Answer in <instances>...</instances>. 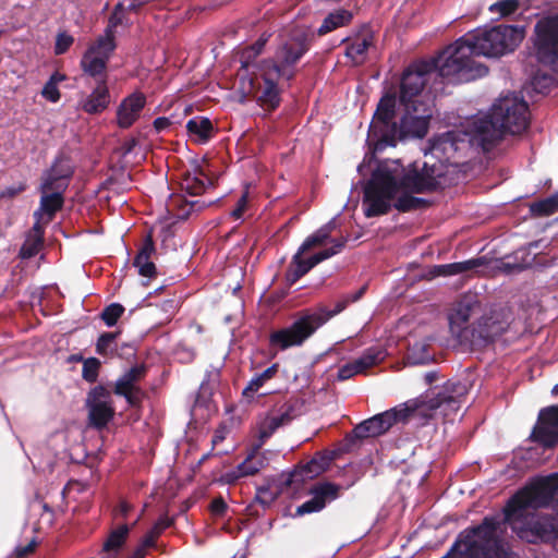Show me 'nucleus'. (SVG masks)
I'll return each mask as SVG.
<instances>
[{"instance_id":"31","label":"nucleus","mask_w":558,"mask_h":558,"mask_svg":"<svg viewBox=\"0 0 558 558\" xmlns=\"http://www.w3.org/2000/svg\"><path fill=\"white\" fill-rule=\"evenodd\" d=\"M155 252L153 238L150 234H147L133 262L141 276L151 278L156 275V266L151 262V256Z\"/></svg>"},{"instance_id":"15","label":"nucleus","mask_w":558,"mask_h":558,"mask_svg":"<svg viewBox=\"0 0 558 558\" xmlns=\"http://www.w3.org/2000/svg\"><path fill=\"white\" fill-rule=\"evenodd\" d=\"M116 49V43L97 38L89 45L82 57L81 68L83 72L96 80L97 83H106L107 63Z\"/></svg>"},{"instance_id":"20","label":"nucleus","mask_w":558,"mask_h":558,"mask_svg":"<svg viewBox=\"0 0 558 558\" xmlns=\"http://www.w3.org/2000/svg\"><path fill=\"white\" fill-rule=\"evenodd\" d=\"M145 373L144 365L131 367L116 381L113 392L124 397L130 405H137L144 397V391L138 387V383L144 378Z\"/></svg>"},{"instance_id":"5","label":"nucleus","mask_w":558,"mask_h":558,"mask_svg":"<svg viewBox=\"0 0 558 558\" xmlns=\"http://www.w3.org/2000/svg\"><path fill=\"white\" fill-rule=\"evenodd\" d=\"M507 522L485 518L476 527L460 533L452 549L442 558H518L505 539Z\"/></svg>"},{"instance_id":"12","label":"nucleus","mask_w":558,"mask_h":558,"mask_svg":"<svg viewBox=\"0 0 558 558\" xmlns=\"http://www.w3.org/2000/svg\"><path fill=\"white\" fill-rule=\"evenodd\" d=\"M537 60L558 70V14L542 19L535 25Z\"/></svg>"},{"instance_id":"14","label":"nucleus","mask_w":558,"mask_h":558,"mask_svg":"<svg viewBox=\"0 0 558 558\" xmlns=\"http://www.w3.org/2000/svg\"><path fill=\"white\" fill-rule=\"evenodd\" d=\"M301 413L302 404L298 400H290L271 409L257 424V448H262L278 428L290 424Z\"/></svg>"},{"instance_id":"42","label":"nucleus","mask_w":558,"mask_h":558,"mask_svg":"<svg viewBox=\"0 0 558 558\" xmlns=\"http://www.w3.org/2000/svg\"><path fill=\"white\" fill-rule=\"evenodd\" d=\"M172 524V520H170L167 517H161L155 525L151 527V530L144 536L142 541V547H153L155 546V542L157 537L162 533L163 530L169 527Z\"/></svg>"},{"instance_id":"61","label":"nucleus","mask_w":558,"mask_h":558,"mask_svg":"<svg viewBox=\"0 0 558 558\" xmlns=\"http://www.w3.org/2000/svg\"><path fill=\"white\" fill-rule=\"evenodd\" d=\"M170 125V121L168 118H157L155 121H154V126L157 131H162L165 129H167L168 126Z\"/></svg>"},{"instance_id":"29","label":"nucleus","mask_w":558,"mask_h":558,"mask_svg":"<svg viewBox=\"0 0 558 558\" xmlns=\"http://www.w3.org/2000/svg\"><path fill=\"white\" fill-rule=\"evenodd\" d=\"M145 98L142 95H131L125 98L119 106L117 111V121L120 128H130L140 117V112L144 108Z\"/></svg>"},{"instance_id":"59","label":"nucleus","mask_w":558,"mask_h":558,"mask_svg":"<svg viewBox=\"0 0 558 558\" xmlns=\"http://www.w3.org/2000/svg\"><path fill=\"white\" fill-rule=\"evenodd\" d=\"M240 473H241V471L239 470V465H238L235 470H232L225 474L226 482L231 484V483L236 482L241 477H245L244 474H240Z\"/></svg>"},{"instance_id":"35","label":"nucleus","mask_w":558,"mask_h":558,"mask_svg":"<svg viewBox=\"0 0 558 558\" xmlns=\"http://www.w3.org/2000/svg\"><path fill=\"white\" fill-rule=\"evenodd\" d=\"M486 265V259L483 257L473 258L464 262L452 263L447 265L435 266L432 274L434 276H453L476 269Z\"/></svg>"},{"instance_id":"64","label":"nucleus","mask_w":558,"mask_h":558,"mask_svg":"<svg viewBox=\"0 0 558 558\" xmlns=\"http://www.w3.org/2000/svg\"><path fill=\"white\" fill-rule=\"evenodd\" d=\"M132 510V506L126 501H121L119 505V511L123 517H126L128 513Z\"/></svg>"},{"instance_id":"9","label":"nucleus","mask_w":558,"mask_h":558,"mask_svg":"<svg viewBox=\"0 0 558 558\" xmlns=\"http://www.w3.org/2000/svg\"><path fill=\"white\" fill-rule=\"evenodd\" d=\"M331 458L316 454L310 462L295 468L292 472L282 473L278 480H272L257 488L256 501L264 507L270 506L287 488L299 490L307 481L316 477L327 470Z\"/></svg>"},{"instance_id":"24","label":"nucleus","mask_w":558,"mask_h":558,"mask_svg":"<svg viewBox=\"0 0 558 558\" xmlns=\"http://www.w3.org/2000/svg\"><path fill=\"white\" fill-rule=\"evenodd\" d=\"M341 486L333 483H323L316 485L311 493L313 498L305 501L296 509L298 515H304L320 511L325 508L327 501L335 500L339 497Z\"/></svg>"},{"instance_id":"7","label":"nucleus","mask_w":558,"mask_h":558,"mask_svg":"<svg viewBox=\"0 0 558 558\" xmlns=\"http://www.w3.org/2000/svg\"><path fill=\"white\" fill-rule=\"evenodd\" d=\"M470 45L463 36L447 47L433 62L439 75L453 83L470 82L487 73V68L477 63Z\"/></svg>"},{"instance_id":"58","label":"nucleus","mask_w":558,"mask_h":558,"mask_svg":"<svg viewBox=\"0 0 558 558\" xmlns=\"http://www.w3.org/2000/svg\"><path fill=\"white\" fill-rule=\"evenodd\" d=\"M35 547H36L35 541L29 542L26 546H19L15 549L16 557L17 558L26 557L27 555H29L31 553L34 551Z\"/></svg>"},{"instance_id":"33","label":"nucleus","mask_w":558,"mask_h":558,"mask_svg":"<svg viewBox=\"0 0 558 558\" xmlns=\"http://www.w3.org/2000/svg\"><path fill=\"white\" fill-rule=\"evenodd\" d=\"M129 533L130 527L126 524L112 530L102 545L100 558H118Z\"/></svg>"},{"instance_id":"60","label":"nucleus","mask_w":558,"mask_h":558,"mask_svg":"<svg viewBox=\"0 0 558 558\" xmlns=\"http://www.w3.org/2000/svg\"><path fill=\"white\" fill-rule=\"evenodd\" d=\"M25 190V185L21 184L19 187H9L0 193V197H14L19 193Z\"/></svg>"},{"instance_id":"23","label":"nucleus","mask_w":558,"mask_h":558,"mask_svg":"<svg viewBox=\"0 0 558 558\" xmlns=\"http://www.w3.org/2000/svg\"><path fill=\"white\" fill-rule=\"evenodd\" d=\"M386 351L378 347L367 350L356 360L343 365L339 368L338 378L345 380L356 374L365 373L368 368L379 364L386 359Z\"/></svg>"},{"instance_id":"56","label":"nucleus","mask_w":558,"mask_h":558,"mask_svg":"<svg viewBox=\"0 0 558 558\" xmlns=\"http://www.w3.org/2000/svg\"><path fill=\"white\" fill-rule=\"evenodd\" d=\"M247 205V194L244 193L238 201L236 207L232 210L231 215L233 218L239 219L242 217Z\"/></svg>"},{"instance_id":"13","label":"nucleus","mask_w":558,"mask_h":558,"mask_svg":"<svg viewBox=\"0 0 558 558\" xmlns=\"http://www.w3.org/2000/svg\"><path fill=\"white\" fill-rule=\"evenodd\" d=\"M301 413L302 404L298 400H290L271 409L257 424V448H262L278 428L290 424Z\"/></svg>"},{"instance_id":"63","label":"nucleus","mask_w":558,"mask_h":558,"mask_svg":"<svg viewBox=\"0 0 558 558\" xmlns=\"http://www.w3.org/2000/svg\"><path fill=\"white\" fill-rule=\"evenodd\" d=\"M148 3V0H131L126 10L129 11H138L143 5Z\"/></svg>"},{"instance_id":"11","label":"nucleus","mask_w":558,"mask_h":558,"mask_svg":"<svg viewBox=\"0 0 558 558\" xmlns=\"http://www.w3.org/2000/svg\"><path fill=\"white\" fill-rule=\"evenodd\" d=\"M403 113L400 123H392L387 142L393 143L405 137L422 138L426 135L429 119L433 116L430 107L426 102L401 104Z\"/></svg>"},{"instance_id":"39","label":"nucleus","mask_w":558,"mask_h":558,"mask_svg":"<svg viewBox=\"0 0 558 558\" xmlns=\"http://www.w3.org/2000/svg\"><path fill=\"white\" fill-rule=\"evenodd\" d=\"M62 193L63 192L59 191L43 193L40 199V209L35 213V216L40 217V211H44L48 216V221H50L54 214L61 209L63 205Z\"/></svg>"},{"instance_id":"2","label":"nucleus","mask_w":558,"mask_h":558,"mask_svg":"<svg viewBox=\"0 0 558 558\" xmlns=\"http://www.w3.org/2000/svg\"><path fill=\"white\" fill-rule=\"evenodd\" d=\"M553 502L558 514V474L539 477L519 490L505 508V521L527 542H535L558 532L554 519L538 517L535 510Z\"/></svg>"},{"instance_id":"21","label":"nucleus","mask_w":558,"mask_h":558,"mask_svg":"<svg viewBox=\"0 0 558 558\" xmlns=\"http://www.w3.org/2000/svg\"><path fill=\"white\" fill-rule=\"evenodd\" d=\"M532 435L536 441L546 447H554L558 444V405L541 410Z\"/></svg>"},{"instance_id":"27","label":"nucleus","mask_w":558,"mask_h":558,"mask_svg":"<svg viewBox=\"0 0 558 558\" xmlns=\"http://www.w3.org/2000/svg\"><path fill=\"white\" fill-rule=\"evenodd\" d=\"M260 77L263 85L259 84L260 95L258 99L263 105L268 106L270 109H275L279 105V90L277 83L279 78H283V74L278 70H271L267 66L260 65Z\"/></svg>"},{"instance_id":"43","label":"nucleus","mask_w":558,"mask_h":558,"mask_svg":"<svg viewBox=\"0 0 558 558\" xmlns=\"http://www.w3.org/2000/svg\"><path fill=\"white\" fill-rule=\"evenodd\" d=\"M277 371L278 364H274L259 375L252 378L247 387L244 389L243 393L246 395L248 392H256L267 380H269L276 375Z\"/></svg>"},{"instance_id":"62","label":"nucleus","mask_w":558,"mask_h":558,"mask_svg":"<svg viewBox=\"0 0 558 558\" xmlns=\"http://www.w3.org/2000/svg\"><path fill=\"white\" fill-rule=\"evenodd\" d=\"M493 268H498L499 270L504 271V272H511L512 270H521V266L519 265H510V264H506V263H500L499 266H494Z\"/></svg>"},{"instance_id":"32","label":"nucleus","mask_w":558,"mask_h":558,"mask_svg":"<svg viewBox=\"0 0 558 558\" xmlns=\"http://www.w3.org/2000/svg\"><path fill=\"white\" fill-rule=\"evenodd\" d=\"M109 98V90L106 83H97L92 94L80 101V107L86 113H99L108 107L110 102Z\"/></svg>"},{"instance_id":"49","label":"nucleus","mask_w":558,"mask_h":558,"mask_svg":"<svg viewBox=\"0 0 558 558\" xmlns=\"http://www.w3.org/2000/svg\"><path fill=\"white\" fill-rule=\"evenodd\" d=\"M265 44H266V39H259L253 46L246 48L241 53L242 69L246 70L248 68L251 60L254 59L255 57H257L262 52Z\"/></svg>"},{"instance_id":"47","label":"nucleus","mask_w":558,"mask_h":558,"mask_svg":"<svg viewBox=\"0 0 558 558\" xmlns=\"http://www.w3.org/2000/svg\"><path fill=\"white\" fill-rule=\"evenodd\" d=\"M124 313V307L119 303H112L109 306H107L102 313L101 318L106 323L107 326L111 327L116 325L118 319L121 317V315Z\"/></svg>"},{"instance_id":"22","label":"nucleus","mask_w":558,"mask_h":558,"mask_svg":"<svg viewBox=\"0 0 558 558\" xmlns=\"http://www.w3.org/2000/svg\"><path fill=\"white\" fill-rule=\"evenodd\" d=\"M427 65L410 68L403 73L400 89V102L413 104L422 102L418 96L426 84L425 74L428 72Z\"/></svg>"},{"instance_id":"36","label":"nucleus","mask_w":558,"mask_h":558,"mask_svg":"<svg viewBox=\"0 0 558 558\" xmlns=\"http://www.w3.org/2000/svg\"><path fill=\"white\" fill-rule=\"evenodd\" d=\"M268 465V458L266 452H260V448H257V442L253 445L252 451L248 453L246 459L239 464L240 474L245 476H253L260 470Z\"/></svg>"},{"instance_id":"1","label":"nucleus","mask_w":558,"mask_h":558,"mask_svg":"<svg viewBox=\"0 0 558 558\" xmlns=\"http://www.w3.org/2000/svg\"><path fill=\"white\" fill-rule=\"evenodd\" d=\"M447 166L442 161L424 162L404 168L398 160H386L377 167L364 189V214L366 217L385 215L391 206L402 213L424 208L428 202L415 197L414 193L433 192L442 187Z\"/></svg>"},{"instance_id":"41","label":"nucleus","mask_w":558,"mask_h":558,"mask_svg":"<svg viewBox=\"0 0 558 558\" xmlns=\"http://www.w3.org/2000/svg\"><path fill=\"white\" fill-rule=\"evenodd\" d=\"M530 210L535 217H547L556 214L558 211V193L545 199L532 203Z\"/></svg>"},{"instance_id":"51","label":"nucleus","mask_w":558,"mask_h":558,"mask_svg":"<svg viewBox=\"0 0 558 558\" xmlns=\"http://www.w3.org/2000/svg\"><path fill=\"white\" fill-rule=\"evenodd\" d=\"M74 39L66 33H61L57 36L54 52L56 54L64 53L73 44Z\"/></svg>"},{"instance_id":"16","label":"nucleus","mask_w":558,"mask_h":558,"mask_svg":"<svg viewBox=\"0 0 558 558\" xmlns=\"http://www.w3.org/2000/svg\"><path fill=\"white\" fill-rule=\"evenodd\" d=\"M348 241L347 236H341L339 240H333L330 247L323 250L313 256H311L308 259H303L302 255L299 254V251L294 254L292 257V260L286 271V280L287 282L292 286L300 278H302L304 275H306L313 267L318 265L325 259H328L332 257L333 255L340 253L342 248L344 247L345 243Z\"/></svg>"},{"instance_id":"53","label":"nucleus","mask_w":558,"mask_h":558,"mask_svg":"<svg viewBox=\"0 0 558 558\" xmlns=\"http://www.w3.org/2000/svg\"><path fill=\"white\" fill-rule=\"evenodd\" d=\"M41 95L52 102H56L60 99V92L57 85L54 84V81H48L45 84Z\"/></svg>"},{"instance_id":"25","label":"nucleus","mask_w":558,"mask_h":558,"mask_svg":"<svg viewBox=\"0 0 558 558\" xmlns=\"http://www.w3.org/2000/svg\"><path fill=\"white\" fill-rule=\"evenodd\" d=\"M71 175L72 169L68 161L63 159L57 160L43 177L41 193L50 191L63 192L68 187Z\"/></svg>"},{"instance_id":"6","label":"nucleus","mask_w":558,"mask_h":558,"mask_svg":"<svg viewBox=\"0 0 558 558\" xmlns=\"http://www.w3.org/2000/svg\"><path fill=\"white\" fill-rule=\"evenodd\" d=\"M349 303V298L344 296L336 302L333 310L318 306L315 310L302 312L289 327L270 333V347L277 350H287L291 347L302 345L319 327L341 313Z\"/></svg>"},{"instance_id":"48","label":"nucleus","mask_w":558,"mask_h":558,"mask_svg":"<svg viewBox=\"0 0 558 558\" xmlns=\"http://www.w3.org/2000/svg\"><path fill=\"white\" fill-rule=\"evenodd\" d=\"M100 362L96 357H89L84 361L82 377L88 381L94 383L97 380Z\"/></svg>"},{"instance_id":"50","label":"nucleus","mask_w":558,"mask_h":558,"mask_svg":"<svg viewBox=\"0 0 558 558\" xmlns=\"http://www.w3.org/2000/svg\"><path fill=\"white\" fill-rule=\"evenodd\" d=\"M426 345L423 343L414 344L409 352V360L413 364H425L432 360L430 354L425 353Z\"/></svg>"},{"instance_id":"38","label":"nucleus","mask_w":558,"mask_h":558,"mask_svg":"<svg viewBox=\"0 0 558 558\" xmlns=\"http://www.w3.org/2000/svg\"><path fill=\"white\" fill-rule=\"evenodd\" d=\"M186 129L191 136L199 143L209 140L213 133V123L208 118H193L186 123Z\"/></svg>"},{"instance_id":"57","label":"nucleus","mask_w":558,"mask_h":558,"mask_svg":"<svg viewBox=\"0 0 558 558\" xmlns=\"http://www.w3.org/2000/svg\"><path fill=\"white\" fill-rule=\"evenodd\" d=\"M210 510L215 515H222L227 510V504L222 498H216L210 504Z\"/></svg>"},{"instance_id":"44","label":"nucleus","mask_w":558,"mask_h":558,"mask_svg":"<svg viewBox=\"0 0 558 558\" xmlns=\"http://www.w3.org/2000/svg\"><path fill=\"white\" fill-rule=\"evenodd\" d=\"M124 22V13L122 12H112L108 25L101 36L99 38L104 40H109L110 43H116V28L119 25H122Z\"/></svg>"},{"instance_id":"18","label":"nucleus","mask_w":558,"mask_h":558,"mask_svg":"<svg viewBox=\"0 0 558 558\" xmlns=\"http://www.w3.org/2000/svg\"><path fill=\"white\" fill-rule=\"evenodd\" d=\"M89 424L96 428L105 427L114 415L111 392L104 386L93 388L86 399Z\"/></svg>"},{"instance_id":"28","label":"nucleus","mask_w":558,"mask_h":558,"mask_svg":"<svg viewBox=\"0 0 558 558\" xmlns=\"http://www.w3.org/2000/svg\"><path fill=\"white\" fill-rule=\"evenodd\" d=\"M214 201H189L183 195H171L167 202V210L178 219H187L211 205Z\"/></svg>"},{"instance_id":"26","label":"nucleus","mask_w":558,"mask_h":558,"mask_svg":"<svg viewBox=\"0 0 558 558\" xmlns=\"http://www.w3.org/2000/svg\"><path fill=\"white\" fill-rule=\"evenodd\" d=\"M396 104L397 99L395 95H385L380 99L372 121L373 130L375 132L378 130L385 141H387L390 135V128L395 118Z\"/></svg>"},{"instance_id":"55","label":"nucleus","mask_w":558,"mask_h":558,"mask_svg":"<svg viewBox=\"0 0 558 558\" xmlns=\"http://www.w3.org/2000/svg\"><path fill=\"white\" fill-rule=\"evenodd\" d=\"M331 231H332V222H329L315 232L316 235L318 236L322 245H324L327 242H330L333 245L332 241L335 239L329 240Z\"/></svg>"},{"instance_id":"34","label":"nucleus","mask_w":558,"mask_h":558,"mask_svg":"<svg viewBox=\"0 0 558 558\" xmlns=\"http://www.w3.org/2000/svg\"><path fill=\"white\" fill-rule=\"evenodd\" d=\"M209 185H211V181L199 168H195L193 173L185 172L180 182L181 191L190 196L202 195Z\"/></svg>"},{"instance_id":"46","label":"nucleus","mask_w":558,"mask_h":558,"mask_svg":"<svg viewBox=\"0 0 558 558\" xmlns=\"http://www.w3.org/2000/svg\"><path fill=\"white\" fill-rule=\"evenodd\" d=\"M116 332H105L97 341L96 352L100 355H111L114 351L113 343L117 338Z\"/></svg>"},{"instance_id":"10","label":"nucleus","mask_w":558,"mask_h":558,"mask_svg":"<svg viewBox=\"0 0 558 558\" xmlns=\"http://www.w3.org/2000/svg\"><path fill=\"white\" fill-rule=\"evenodd\" d=\"M311 37L301 26L284 31L279 35L278 47L272 60L263 61V65L278 70L283 78L290 81L295 74V64L308 51Z\"/></svg>"},{"instance_id":"3","label":"nucleus","mask_w":558,"mask_h":558,"mask_svg":"<svg viewBox=\"0 0 558 558\" xmlns=\"http://www.w3.org/2000/svg\"><path fill=\"white\" fill-rule=\"evenodd\" d=\"M466 392L468 388L464 384L449 380L434 397L410 400L376 414L356 425L353 434L360 439L377 437L388 432L396 423H405L415 416H429L432 411L438 409L444 415H449L460 409L461 399Z\"/></svg>"},{"instance_id":"52","label":"nucleus","mask_w":558,"mask_h":558,"mask_svg":"<svg viewBox=\"0 0 558 558\" xmlns=\"http://www.w3.org/2000/svg\"><path fill=\"white\" fill-rule=\"evenodd\" d=\"M41 244L43 240H40L39 238L33 239L31 243H25L21 248L22 257L31 258L35 256L39 252Z\"/></svg>"},{"instance_id":"40","label":"nucleus","mask_w":558,"mask_h":558,"mask_svg":"<svg viewBox=\"0 0 558 558\" xmlns=\"http://www.w3.org/2000/svg\"><path fill=\"white\" fill-rule=\"evenodd\" d=\"M352 20V14L347 10H339L328 14L318 28V35L323 36L327 33L349 24Z\"/></svg>"},{"instance_id":"8","label":"nucleus","mask_w":558,"mask_h":558,"mask_svg":"<svg viewBox=\"0 0 558 558\" xmlns=\"http://www.w3.org/2000/svg\"><path fill=\"white\" fill-rule=\"evenodd\" d=\"M524 37V29L511 25H498L477 29L463 36L475 56L500 57L513 51Z\"/></svg>"},{"instance_id":"17","label":"nucleus","mask_w":558,"mask_h":558,"mask_svg":"<svg viewBox=\"0 0 558 558\" xmlns=\"http://www.w3.org/2000/svg\"><path fill=\"white\" fill-rule=\"evenodd\" d=\"M477 307L476 301L465 299L458 302L449 314L450 332L460 344L471 345V337H473L476 328L475 324L472 326L466 324Z\"/></svg>"},{"instance_id":"45","label":"nucleus","mask_w":558,"mask_h":558,"mask_svg":"<svg viewBox=\"0 0 558 558\" xmlns=\"http://www.w3.org/2000/svg\"><path fill=\"white\" fill-rule=\"evenodd\" d=\"M519 9L518 0H501L496 3H493L489 7V11L492 13L498 14L500 17L508 16L514 13Z\"/></svg>"},{"instance_id":"30","label":"nucleus","mask_w":558,"mask_h":558,"mask_svg":"<svg viewBox=\"0 0 558 558\" xmlns=\"http://www.w3.org/2000/svg\"><path fill=\"white\" fill-rule=\"evenodd\" d=\"M373 34L368 29H364L353 39H344L343 43H349L345 49V56L350 58L354 64H362L366 59V51L373 45Z\"/></svg>"},{"instance_id":"4","label":"nucleus","mask_w":558,"mask_h":558,"mask_svg":"<svg viewBox=\"0 0 558 558\" xmlns=\"http://www.w3.org/2000/svg\"><path fill=\"white\" fill-rule=\"evenodd\" d=\"M529 125L527 104L514 95L500 97L490 113L472 123L471 142L489 151L506 132L520 134Z\"/></svg>"},{"instance_id":"37","label":"nucleus","mask_w":558,"mask_h":558,"mask_svg":"<svg viewBox=\"0 0 558 558\" xmlns=\"http://www.w3.org/2000/svg\"><path fill=\"white\" fill-rule=\"evenodd\" d=\"M458 149V142L453 133L448 132L436 138L430 147L432 154L438 158L441 156L449 161Z\"/></svg>"},{"instance_id":"54","label":"nucleus","mask_w":558,"mask_h":558,"mask_svg":"<svg viewBox=\"0 0 558 558\" xmlns=\"http://www.w3.org/2000/svg\"><path fill=\"white\" fill-rule=\"evenodd\" d=\"M317 246H322V243H320L318 236L316 235V233H313L312 235L306 238V240L300 246L299 254H304L305 252H307L314 247H317Z\"/></svg>"},{"instance_id":"19","label":"nucleus","mask_w":558,"mask_h":558,"mask_svg":"<svg viewBox=\"0 0 558 558\" xmlns=\"http://www.w3.org/2000/svg\"><path fill=\"white\" fill-rule=\"evenodd\" d=\"M509 324L501 313H492L489 316L482 317L476 324V331L471 337L470 348H483L490 343L496 337L502 335Z\"/></svg>"}]
</instances>
